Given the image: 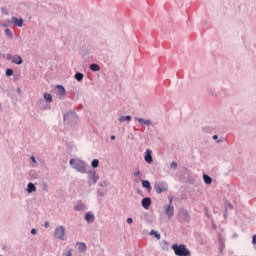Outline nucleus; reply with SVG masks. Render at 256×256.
<instances>
[{
    "instance_id": "c9c22d12",
    "label": "nucleus",
    "mask_w": 256,
    "mask_h": 256,
    "mask_svg": "<svg viewBox=\"0 0 256 256\" xmlns=\"http://www.w3.org/2000/svg\"><path fill=\"white\" fill-rule=\"evenodd\" d=\"M126 222L128 225H131V223H133V218H127Z\"/></svg>"
},
{
    "instance_id": "f3484780",
    "label": "nucleus",
    "mask_w": 256,
    "mask_h": 256,
    "mask_svg": "<svg viewBox=\"0 0 256 256\" xmlns=\"http://www.w3.org/2000/svg\"><path fill=\"white\" fill-rule=\"evenodd\" d=\"M26 191H27V193H35V191H37V187L35 186V184L30 182L27 185Z\"/></svg>"
},
{
    "instance_id": "f704fd0d",
    "label": "nucleus",
    "mask_w": 256,
    "mask_h": 256,
    "mask_svg": "<svg viewBox=\"0 0 256 256\" xmlns=\"http://www.w3.org/2000/svg\"><path fill=\"white\" fill-rule=\"evenodd\" d=\"M141 176V171H136L134 172V177H140Z\"/></svg>"
},
{
    "instance_id": "7c9ffc66",
    "label": "nucleus",
    "mask_w": 256,
    "mask_h": 256,
    "mask_svg": "<svg viewBox=\"0 0 256 256\" xmlns=\"http://www.w3.org/2000/svg\"><path fill=\"white\" fill-rule=\"evenodd\" d=\"M208 92H209L210 95H212L213 97H217V92L215 91V88H209Z\"/></svg>"
},
{
    "instance_id": "ea45409f",
    "label": "nucleus",
    "mask_w": 256,
    "mask_h": 256,
    "mask_svg": "<svg viewBox=\"0 0 256 256\" xmlns=\"http://www.w3.org/2000/svg\"><path fill=\"white\" fill-rule=\"evenodd\" d=\"M168 205H173V197L169 198V204Z\"/></svg>"
},
{
    "instance_id": "a878e982",
    "label": "nucleus",
    "mask_w": 256,
    "mask_h": 256,
    "mask_svg": "<svg viewBox=\"0 0 256 256\" xmlns=\"http://www.w3.org/2000/svg\"><path fill=\"white\" fill-rule=\"evenodd\" d=\"M90 70L95 71V72L101 71V66H99L98 64H91L90 65Z\"/></svg>"
},
{
    "instance_id": "4be33fe9",
    "label": "nucleus",
    "mask_w": 256,
    "mask_h": 256,
    "mask_svg": "<svg viewBox=\"0 0 256 256\" xmlns=\"http://www.w3.org/2000/svg\"><path fill=\"white\" fill-rule=\"evenodd\" d=\"M118 121L120 122V123H125V121H131V115H127V116H120L119 118H118Z\"/></svg>"
},
{
    "instance_id": "6ab92c4d",
    "label": "nucleus",
    "mask_w": 256,
    "mask_h": 256,
    "mask_svg": "<svg viewBox=\"0 0 256 256\" xmlns=\"http://www.w3.org/2000/svg\"><path fill=\"white\" fill-rule=\"evenodd\" d=\"M203 180H204V183H206V185H211L213 183V178H211V176L207 174L203 175Z\"/></svg>"
},
{
    "instance_id": "20e7f679",
    "label": "nucleus",
    "mask_w": 256,
    "mask_h": 256,
    "mask_svg": "<svg viewBox=\"0 0 256 256\" xmlns=\"http://www.w3.org/2000/svg\"><path fill=\"white\" fill-rule=\"evenodd\" d=\"M169 189V186L165 181H161L158 183L154 184V191L158 194L161 195V193H165Z\"/></svg>"
},
{
    "instance_id": "7ed1b4c3",
    "label": "nucleus",
    "mask_w": 256,
    "mask_h": 256,
    "mask_svg": "<svg viewBox=\"0 0 256 256\" xmlns=\"http://www.w3.org/2000/svg\"><path fill=\"white\" fill-rule=\"evenodd\" d=\"M64 123L66 125H77V121H79V117L77 116V113L71 111L66 114H64Z\"/></svg>"
},
{
    "instance_id": "5701e85b",
    "label": "nucleus",
    "mask_w": 256,
    "mask_h": 256,
    "mask_svg": "<svg viewBox=\"0 0 256 256\" xmlns=\"http://www.w3.org/2000/svg\"><path fill=\"white\" fill-rule=\"evenodd\" d=\"M44 99L46 103H52L53 102V96L49 93H44Z\"/></svg>"
},
{
    "instance_id": "9d476101",
    "label": "nucleus",
    "mask_w": 256,
    "mask_h": 256,
    "mask_svg": "<svg viewBox=\"0 0 256 256\" xmlns=\"http://www.w3.org/2000/svg\"><path fill=\"white\" fill-rule=\"evenodd\" d=\"M135 121H138V123L142 125V127H149L150 125H152V122L149 119L145 120L143 118L135 117Z\"/></svg>"
},
{
    "instance_id": "58836bf2",
    "label": "nucleus",
    "mask_w": 256,
    "mask_h": 256,
    "mask_svg": "<svg viewBox=\"0 0 256 256\" xmlns=\"http://www.w3.org/2000/svg\"><path fill=\"white\" fill-rule=\"evenodd\" d=\"M44 227H45L46 229H49V221H46V222L44 223Z\"/></svg>"
},
{
    "instance_id": "79ce46f5",
    "label": "nucleus",
    "mask_w": 256,
    "mask_h": 256,
    "mask_svg": "<svg viewBox=\"0 0 256 256\" xmlns=\"http://www.w3.org/2000/svg\"><path fill=\"white\" fill-rule=\"evenodd\" d=\"M110 139H111L112 141H115V135H112V136L110 137Z\"/></svg>"
},
{
    "instance_id": "dca6fc26",
    "label": "nucleus",
    "mask_w": 256,
    "mask_h": 256,
    "mask_svg": "<svg viewBox=\"0 0 256 256\" xmlns=\"http://www.w3.org/2000/svg\"><path fill=\"white\" fill-rule=\"evenodd\" d=\"M57 89V93L58 95H60V97H65L67 91L65 90V87L61 86V85H57L56 86Z\"/></svg>"
},
{
    "instance_id": "1a4fd4ad",
    "label": "nucleus",
    "mask_w": 256,
    "mask_h": 256,
    "mask_svg": "<svg viewBox=\"0 0 256 256\" xmlns=\"http://www.w3.org/2000/svg\"><path fill=\"white\" fill-rule=\"evenodd\" d=\"M153 151H151V149H146L145 152V156H144V160L146 161V163H148L149 165H151V163H153V156H152Z\"/></svg>"
},
{
    "instance_id": "c85d7f7f",
    "label": "nucleus",
    "mask_w": 256,
    "mask_h": 256,
    "mask_svg": "<svg viewBox=\"0 0 256 256\" xmlns=\"http://www.w3.org/2000/svg\"><path fill=\"white\" fill-rule=\"evenodd\" d=\"M212 139L216 141V143H223V139H219V136L217 134L213 135Z\"/></svg>"
},
{
    "instance_id": "c756f323",
    "label": "nucleus",
    "mask_w": 256,
    "mask_h": 256,
    "mask_svg": "<svg viewBox=\"0 0 256 256\" xmlns=\"http://www.w3.org/2000/svg\"><path fill=\"white\" fill-rule=\"evenodd\" d=\"M14 71H13V69H10V68H8L7 70H6V76L7 77H12V75H14Z\"/></svg>"
},
{
    "instance_id": "b1692460",
    "label": "nucleus",
    "mask_w": 256,
    "mask_h": 256,
    "mask_svg": "<svg viewBox=\"0 0 256 256\" xmlns=\"http://www.w3.org/2000/svg\"><path fill=\"white\" fill-rule=\"evenodd\" d=\"M149 235H154V237L159 241L161 240V234L155 230H151Z\"/></svg>"
},
{
    "instance_id": "bb28decb",
    "label": "nucleus",
    "mask_w": 256,
    "mask_h": 256,
    "mask_svg": "<svg viewBox=\"0 0 256 256\" xmlns=\"http://www.w3.org/2000/svg\"><path fill=\"white\" fill-rule=\"evenodd\" d=\"M91 167H93V169H97V167H99V160L98 159L92 160Z\"/></svg>"
},
{
    "instance_id": "de8ad7c7",
    "label": "nucleus",
    "mask_w": 256,
    "mask_h": 256,
    "mask_svg": "<svg viewBox=\"0 0 256 256\" xmlns=\"http://www.w3.org/2000/svg\"><path fill=\"white\" fill-rule=\"evenodd\" d=\"M101 197H103V193H100Z\"/></svg>"
},
{
    "instance_id": "2f4dec72",
    "label": "nucleus",
    "mask_w": 256,
    "mask_h": 256,
    "mask_svg": "<svg viewBox=\"0 0 256 256\" xmlns=\"http://www.w3.org/2000/svg\"><path fill=\"white\" fill-rule=\"evenodd\" d=\"M30 159H31L32 163H34L32 165V167H37V160L35 159V156H30Z\"/></svg>"
},
{
    "instance_id": "423d86ee",
    "label": "nucleus",
    "mask_w": 256,
    "mask_h": 256,
    "mask_svg": "<svg viewBox=\"0 0 256 256\" xmlns=\"http://www.w3.org/2000/svg\"><path fill=\"white\" fill-rule=\"evenodd\" d=\"M88 173V179H92L91 181H88V185H97V181H99V176L97 175V171L95 169L90 170Z\"/></svg>"
},
{
    "instance_id": "cd10ccee",
    "label": "nucleus",
    "mask_w": 256,
    "mask_h": 256,
    "mask_svg": "<svg viewBox=\"0 0 256 256\" xmlns=\"http://www.w3.org/2000/svg\"><path fill=\"white\" fill-rule=\"evenodd\" d=\"M5 34H6L7 37H9L10 39H13V32L11 31V29L6 28V29H5Z\"/></svg>"
},
{
    "instance_id": "4c0bfd02",
    "label": "nucleus",
    "mask_w": 256,
    "mask_h": 256,
    "mask_svg": "<svg viewBox=\"0 0 256 256\" xmlns=\"http://www.w3.org/2000/svg\"><path fill=\"white\" fill-rule=\"evenodd\" d=\"M31 234H32V235H37V229L33 228V229L31 230Z\"/></svg>"
},
{
    "instance_id": "49530a36",
    "label": "nucleus",
    "mask_w": 256,
    "mask_h": 256,
    "mask_svg": "<svg viewBox=\"0 0 256 256\" xmlns=\"http://www.w3.org/2000/svg\"><path fill=\"white\" fill-rule=\"evenodd\" d=\"M100 185V187H103V184H99Z\"/></svg>"
},
{
    "instance_id": "37998d69",
    "label": "nucleus",
    "mask_w": 256,
    "mask_h": 256,
    "mask_svg": "<svg viewBox=\"0 0 256 256\" xmlns=\"http://www.w3.org/2000/svg\"><path fill=\"white\" fill-rule=\"evenodd\" d=\"M204 211H205V213L207 214V212L209 211V209L206 208V209H204Z\"/></svg>"
},
{
    "instance_id": "393cba45",
    "label": "nucleus",
    "mask_w": 256,
    "mask_h": 256,
    "mask_svg": "<svg viewBox=\"0 0 256 256\" xmlns=\"http://www.w3.org/2000/svg\"><path fill=\"white\" fill-rule=\"evenodd\" d=\"M62 256H73V249L68 248V249L64 250L62 253Z\"/></svg>"
},
{
    "instance_id": "f257e3e1",
    "label": "nucleus",
    "mask_w": 256,
    "mask_h": 256,
    "mask_svg": "<svg viewBox=\"0 0 256 256\" xmlns=\"http://www.w3.org/2000/svg\"><path fill=\"white\" fill-rule=\"evenodd\" d=\"M69 163L72 169H75V171H77L78 173H87V162L79 158H71Z\"/></svg>"
},
{
    "instance_id": "f8f14e48",
    "label": "nucleus",
    "mask_w": 256,
    "mask_h": 256,
    "mask_svg": "<svg viewBox=\"0 0 256 256\" xmlns=\"http://www.w3.org/2000/svg\"><path fill=\"white\" fill-rule=\"evenodd\" d=\"M180 215L182 221H184L185 223H189V221H191V215H189V212L187 210H182Z\"/></svg>"
},
{
    "instance_id": "a211bd4d",
    "label": "nucleus",
    "mask_w": 256,
    "mask_h": 256,
    "mask_svg": "<svg viewBox=\"0 0 256 256\" xmlns=\"http://www.w3.org/2000/svg\"><path fill=\"white\" fill-rule=\"evenodd\" d=\"M142 187H144V189H147V191H151V189H153L149 180H142Z\"/></svg>"
},
{
    "instance_id": "a18cd8bd",
    "label": "nucleus",
    "mask_w": 256,
    "mask_h": 256,
    "mask_svg": "<svg viewBox=\"0 0 256 256\" xmlns=\"http://www.w3.org/2000/svg\"><path fill=\"white\" fill-rule=\"evenodd\" d=\"M164 245H167V241H163Z\"/></svg>"
},
{
    "instance_id": "412c9836",
    "label": "nucleus",
    "mask_w": 256,
    "mask_h": 256,
    "mask_svg": "<svg viewBox=\"0 0 256 256\" xmlns=\"http://www.w3.org/2000/svg\"><path fill=\"white\" fill-rule=\"evenodd\" d=\"M83 77H85V75H83V73L81 72H76L74 75V79H76V81H78L79 83L83 81Z\"/></svg>"
},
{
    "instance_id": "ddd939ff",
    "label": "nucleus",
    "mask_w": 256,
    "mask_h": 256,
    "mask_svg": "<svg viewBox=\"0 0 256 256\" xmlns=\"http://www.w3.org/2000/svg\"><path fill=\"white\" fill-rule=\"evenodd\" d=\"M141 205L143 209H149L151 207V199L149 197H145L141 201Z\"/></svg>"
},
{
    "instance_id": "2eb2a0df",
    "label": "nucleus",
    "mask_w": 256,
    "mask_h": 256,
    "mask_svg": "<svg viewBox=\"0 0 256 256\" xmlns=\"http://www.w3.org/2000/svg\"><path fill=\"white\" fill-rule=\"evenodd\" d=\"M84 219L88 223H93L95 221V215H93V213H91V212H88L85 214Z\"/></svg>"
},
{
    "instance_id": "e433bc0d",
    "label": "nucleus",
    "mask_w": 256,
    "mask_h": 256,
    "mask_svg": "<svg viewBox=\"0 0 256 256\" xmlns=\"http://www.w3.org/2000/svg\"><path fill=\"white\" fill-rule=\"evenodd\" d=\"M252 245H256V235L252 237Z\"/></svg>"
},
{
    "instance_id": "473e14b6",
    "label": "nucleus",
    "mask_w": 256,
    "mask_h": 256,
    "mask_svg": "<svg viewBox=\"0 0 256 256\" xmlns=\"http://www.w3.org/2000/svg\"><path fill=\"white\" fill-rule=\"evenodd\" d=\"M177 166H178L177 162L173 161L170 164V169H174L175 170V169H177Z\"/></svg>"
},
{
    "instance_id": "6e6552de",
    "label": "nucleus",
    "mask_w": 256,
    "mask_h": 256,
    "mask_svg": "<svg viewBox=\"0 0 256 256\" xmlns=\"http://www.w3.org/2000/svg\"><path fill=\"white\" fill-rule=\"evenodd\" d=\"M165 215L168 217V219H171V217L175 215V207L173 205H167L165 207Z\"/></svg>"
},
{
    "instance_id": "f03ea898",
    "label": "nucleus",
    "mask_w": 256,
    "mask_h": 256,
    "mask_svg": "<svg viewBox=\"0 0 256 256\" xmlns=\"http://www.w3.org/2000/svg\"><path fill=\"white\" fill-rule=\"evenodd\" d=\"M175 253V255L177 256H190L191 255V251H189V249H187V246H185L184 244H173L171 247Z\"/></svg>"
},
{
    "instance_id": "aec40b11",
    "label": "nucleus",
    "mask_w": 256,
    "mask_h": 256,
    "mask_svg": "<svg viewBox=\"0 0 256 256\" xmlns=\"http://www.w3.org/2000/svg\"><path fill=\"white\" fill-rule=\"evenodd\" d=\"M78 251L80 253H85V251H87V244L83 243V242H80L78 243Z\"/></svg>"
},
{
    "instance_id": "0eeeda50",
    "label": "nucleus",
    "mask_w": 256,
    "mask_h": 256,
    "mask_svg": "<svg viewBox=\"0 0 256 256\" xmlns=\"http://www.w3.org/2000/svg\"><path fill=\"white\" fill-rule=\"evenodd\" d=\"M6 59H8V61H11V63H14L15 65H21L23 63V59L19 55L13 56L11 54H7Z\"/></svg>"
},
{
    "instance_id": "c03bdc74",
    "label": "nucleus",
    "mask_w": 256,
    "mask_h": 256,
    "mask_svg": "<svg viewBox=\"0 0 256 256\" xmlns=\"http://www.w3.org/2000/svg\"><path fill=\"white\" fill-rule=\"evenodd\" d=\"M2 109H3V108H2L1 103H0V111H2Z\"/></svg>"
},
{
    "instance_id": "9b49d317",
    "label": "nucleus",
    "mask_w": 256,
    "mask_h": 256,
    "mask_svg": "<svg viewBox=\"0 0 256 256\" xmlns=\"http://www.w3.org/2000/svg\"><path fill=\"white\" fill-rule=\"evenodd\" d=\"M74 211H87V206L83 203V201L79 200L74 206Z\"/></svg>"
},
{
    "instance_id": "39448f33",
    "label": "nucleus",
    "mask_w": 256,
    "mask_h": 256,
    "mask_svg": "<svg viewBox=\"0 0 256 256\" xmlns=\"http://www.w3.org/2000/svg\"><path fill=\"white\" fill-rule=\"evenodd\" d=\"M54 237L59 241H65V226L56 227L54 230Z\"/></svg>"
},
{
    "instance_id": "4468645a",
    "label": "nucleus",
    "mask_w": 256,
    "mask_h": 256,
    "mask_svg": "<svg viewBox=\"0 0 256 256\" xmlns=\"http://www.w3.org/2000/svg\"><path fill=\"white\" fill-rule=\"evenodd\" d=\"M12 23L15 27H23V18L12 17Z\"/></svg>"
},
{
    "instance_id": "a19ab883",
    "label": "nucleus",
    "mask_w": 256,
    "mask_h": 256,
    "mask_svg": "<svg viewBox=\"0 0 256 256\" xmlns=\"http://www.w3.org/2000/svg\"><path fill=\"white\" fill-rule=\"evenodd\" d=\"M17 93L19 94V95H21V88H17Z\"/></svg>"
},
{
    "instance_id": "09e8293b",
    "label": "nucleus",
    "mask_w": 256,
    "mask_h": 256,
    "mask_svg": "<svg viewBox=\"0 0 256 256\" xmlns=\"http://www.w3.org/2000/svg\"><path fill=\"white\" fill-rule=\"evenodd\" d=\"M231 209H233V205H230Z\"/></svg>"
},
{
    "instance_id": "72a5a7b5",
    "label": "nucleus",
    "mask_w": 256,
    "mask_h": 256,
    "mask_svg": "<svg viewBox=\"0 0 256 256\" xmlns=\"http://www.w3.org/2000/svg\"><path fill=\"white\" fill-rule=\"evenodd\" d=\"M42 189L47 193L49 191V187L47 186V183L42 184Z\"/></svg>"
}]
</instances>
